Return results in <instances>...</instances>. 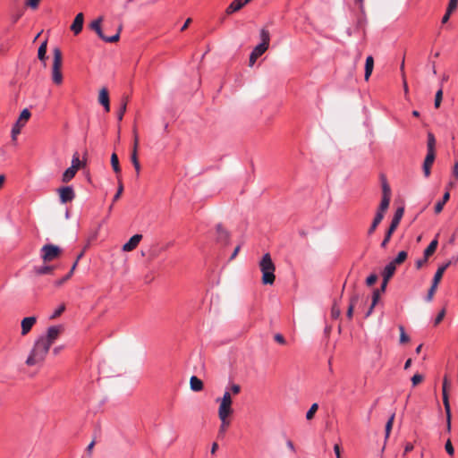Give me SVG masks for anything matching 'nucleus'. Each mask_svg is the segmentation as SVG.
<instances>
[{
	"mask_svg": "<svg viewBox=\"0 0 458 458\" xmlns=\"http://www.w3.org/2000/svg\"><path fill=\"white\" fill-rule=\"evenodd\" d=\"M396 267L391 262L388 263L384 271H383V278L386 280H390V278L394 276L395 272Z\"/></svg>",
	"mask_w": 458,
	"mask_h": 458,
	"instance_id": "nucleus-29",
	"label": "nucleus"
},
{
	"mask_svg": "<svg viewBox=\"0 0 458 458\" xmlns=\"http://www.w3.org/2000/svg\"><path fill=\"white\" fill-rule=\"evenodd\" d=\"M373 68H374V58L372 55H369L366 58V63H365V75H364L365 81H369V79L373 72Z\"/></svg>",
	"mask_w": 458,
	"mask_h": 458,
	"instance_id": "nucleus-23",
	"label": "nucleus"
},
{
	"mask_svg": "<svg viewBox=\"0 0 458 458\" xmlns=\"http://www.w3.org/2000/svg\"><path fill=\"white\" fill-rule=\"evenodd\" d=\"M450 191L445 188V192L443 195L442 201L446 203L450 199Z\"/></svg>",
	"mask_w": 458,
	"mask_h": 458,
	"instance_id": "nucleus-60",
	"label": "nucleus"
},
{
	"mask_svg": "<svg viewBox=\"0 0 458 458\" xmlns=\"http://www.w3.org/2000/svg\"><path fill=\"white\" fill-rule=\"evenodd\" d=\"M340 315H341V310H340V307L339 305L337 304L336 301L334 302L333 306H332V309H331V317L334 318V319H337L340 318Z\"/></svg>",
	"mask_w": 458,
	"mask_h": 458,
	"instance_id": "nucleus-43",
	"label": "nucleus"
},
{
	"mask_svg": "<svg viewBox=\"0 0 458 458\" xmlns=\"http://www.w3.org/2000/svg\"><path fill=\"white\" fill-rule=\"evenodd\" d=\"M191 389L194 392H199L203 389V382L196 376H192L190 379Z\"/></svg>",
	"mask_w": 458,
	"mask_h": 458,
	"instance_id": "nucleus-26",
	"label": "nucleus"
},
{
	"mask_svg": "<svg viewBox=\"0 0 458 458\" xmlns=\"http://www.w3.org/2000/svg\"><path fill=\"white\" fill-rule=\"evenodd\" d=\"M98 102L103 105L109 102V94L106 88H102L98 95Z\"/></svg>",
	"mask_w": 458,
	"mask_h": 458,
	"instance_id": "nucleus-36",
	"label": "nucleus"
},
{
	"mask_svg": "<svg viewBox=\"0 0 458 458\" xmlns=\"http://www.w3.org/2000/svg\"><path fill=\"white\" fill-rule=\"evenodd\" d=\"M123 185L120 176H118V189H117V191H115V195L114 196L113 202H115L120 199V197L123 194Z\"/></svg>",
	"mask_w": 458,
	"mask_h": 458,
	"instance_id": "nucleus-42",
	"label": "nucleus"
},
{
	"mask_svg": "<svg viewBox=\"0 0 458 458\" xmlns=\"http://www.w3.org/2000/svg\"><path fill=\"white\" fill-rule=\"evenodd\" d=\"M318 409V403H313V404L310 406V410H309V411H307V413H306V419H307L308 420H312V419L314 418V415H315V413L317 412Z\"/></svg>",
	"mask_w": 458,
	"mask_h": 458,
	"instance_id": "nucleus-45",
	"label": "nucleus"
},
{
	"mask_svg": "<svg viewBox=\"0 0 458 458\" xmlns=\"http://www.w3.org/2000/svg\"><path fill=\"white\" fill-rule=\"evenodd\" d=\"M399 331H400V343L405 344L410 341V337L406 335L404 331V327L403 326H399Z\"/></svg>",
	"mask_w": 458,
	"mask_h": 458,
	"instance_id": "nucleus-46",
	"label": "nucleus"
},
{
	"mask_svg": "<svg viewBox=\"0 0 458 458\" xmlns=\"http://www.w3.org/2000/svg\"><path fill=\"white\" fill-rule=\"evenodd\" d=\"M427 261H428V259H426V256L424 255V257L422 259H418L416 261V264H415L416 267L418 269H420L427 263Z\"/></svg>",
	"mask_w": 458,
	"mask_h": 458,
	"instance_id": "nucleus-58",
	"label": "nucleus"
},
{
	"mask_svg": "<svg viewBox=\"0 0 458 458\" xmlns=\"http://www.w3.org/2000/svg\"><path fill=\"white\" fill-rule=\"evenodd\" d=\"M334 451H335V454L336 455V458H343L342 455H341V450H340L339 445H337V444L335 445Z\"/></svg>",
	"mask_w": 458,
	"mask_h": 458,
	"instance_id": "nucleus-62",
	"label": "nucleus"
},
{
	"mask_svg": "<svg viewBox=\"0 0 458 458\" xmlns=\"http://www.w3.org/2000/svg\"><path fill=\"white\" fill-rule=\"evenodd\" d=\"M259 268L262 272V283L264 284H273L276 279V267L272 261L269 253H266L259 261Z\"/></svg>",
	"mask_w": 458,
	"mask_h": 458,
	"instance_id": "nucleus-2",
	"label": "nucleus"
},
{
	"mask_svg": "<svg viewBox=\"0 0 458 458\" xmlns=\"http://www.w3.org/2000/svg\"><path fill=\"white\" fill-rule=\"evenodd\" d=\"M41 259L44 263L51 262L58 259L62 254V249L54 244H45L41 250Z\"/></svg>",
	"mask_w": 458,
	"mask_h": 458,
	"instance_id": "nucleus-6",
	"label": "nucleus"
},
{
	"mask_svg": "<svg viewBox=\"0 0 458 458\" xmlns=\"http://www.w3.org/2000/svg\"><path fill=\"white\" fill-rule=\"evenodd\" d=\"M83 21L84 16L82 13H80L75 16V19L72 24L71 25V30L73 31L75 35H78L82 30Z\"/></svg>",
	"mask_w": 458,
	"mask_h": 458,
	"instance_id": "nucleus-18",
	"label": "nucleus"
},
{
	"mask_svg": "<svg viewBox=\"0 0 458 458\" xmlns=\"http://www.w3.org/2000/svg\"><path fill=\"white\" fill-rule=\"evenodd\" d=\"M58 193L60 201L64 204L71 202L75 198L74 191L71 186H65L58 189Z\"/></svg>",
	"mask_w": 458,
	"mask_h": 458,
	"instance_id": "nucleus-12",
	"label": "nucleus"
},
{
	"mask_svg": "<svg viewBox=\"0 0 458 458\" xmlns=\"http://www.w3.org/2000/svg\"><path fill=\"white\" fill-rule=\"evenodd\" d=\"M102 21H103V17H99L90 23L89 28L92 30H94L102 40H104L106 42H109V43L117 42L120 38V32L122 30V26H120L118 28V31L115 35H114L112 37H106L104 35V33L102 31V28H101Z\"/></svg>",
	"mask_w": 458,
	"mask_h": 458,
	"instance_id": "nucleus-5",
	"label": "nucleus"
},
{
	"mask_svg": "<svg viewBox=\"0 0 458 458\" xmlns=\"http://www.w3.org/2000/svg\"><path fill=\"white\" fill-rule=\"evenodd\" d=\"M267 49H266L265 47L258 45L254 49L253 51L251 52L250 55V61H249V65L251 67L254 65L256 60L261 56Z\"/></svg>",
	"mask_w": 458,
	"mask_h": 458,
	"instance_id": "nucleus-19",
	"label": "nucleus"
},
{
	"mask_svg": "<svg viewBox=\"0 0 458 458\" xmlns=\"http://www.w3.org/2000/svg\"><path fill=\"white\" fill-rule=\"evenodd\" d=\"M394 416L395 414L393 413L390 418L388 419L386 424V438H388L389 437V435H390V432L392 430V428H393V424H394Z\"/></svg>",
	"mask_w": 458,
	"mask_h": 458,
	"instance_id": "nucleus-41",
	"label": "nucleus"
},
{
	"mask_svg": "<svg viewBox=\"0 0 458 458\" xmlns=\"http://www.w3.org/2000/svg\"><path fill=\"white\" fill-rule=\"evenodd\" d=\"M384 216L383 215L381 214H377L370 227L369 228V231H368V233L369 235H371L375 230L377 229V225L381 223V221L383 220Z\"/></svg>",
	"mask_w": 458,
	"mask_h": 458,
	"instance_id": "nucleus-32",
	"label": "nucleus"
},
{
	"mask_svg": "<svg viewBox=\"0 0 458 458\" xmlns=\"http://www.w3.org/2000/svg\"><path fill=\"white\" fill-rule=\"evenodd\" d=\"M388 281H389V280H386V279H384V278H383V282H382L381 287H380V289H379L381 293H383V292H385V291H386V285H387V284H388Z\"/></svg>",
	"mask_w": 458,
	"mask_h": 458,
	"instance_id": "nucleus-64",
	"label": "nucleus"
},
{
	"mask_svg": "<svg viewBox=\"0 0 458 458\" xmlns=\"http://www.w3.org/2000/svg\"><path fill=\"white\" fill-rule=\"evenodd\" d=\"M275 340L281 344H285V340H284V337L281 335V334H276L275 335Z\"/></svg>",
	"mask_w": 458,
	"mask_h": 458,
	"instance_id": "nucleus-59",
	"label": "nucleus"
},
{
	"mask_svg": "<svg viewBox=\"0 0 458 458\" xmlns=\"http://www.w3.org/2000/svg\"><path fill=\"white\" fill-rule=\"evenodd\" d=\"M142 239L141 234H134L126 243L123 245V251H131L139 245Z\"/></svg>",
	"mask_w": 458,
	"mask_h": 458,
	"instance_id": "nucleus-15",
	"label": "nucleus"
},
{
	"mask_svg": "<svg viewBox=\"0 0 458 458\" xmlns=\"http://www.w3.org/2000/svg\"><path fill=\"white\" fill-rule=\"evenodd\" d=\"M360 295L357 293H354L350 298V304L346 312V316L349 319L352 318L354 307L357 304Z\"/></svg>",
	"mask_w": 458,
	"mask_h": 458,
	"instance_id": "nucleus-22",
	"label": "nucleus"
},
{
	"mask_svg": "<svg viewBox=\"0 0 458 458\" xmlns=\"http://www.w3.org/2000/svg\"><path fill=\"white\" fill-rule=\"evenodd\" d=\"M286 445L290 449L291 452H293V453L296 452L295 446H294L293 442L292 440L287 439L286 440Z\"/></svg>",
	"mask_w": 458,
	"mask_h": 458,
	"instance_id": "nucleus-61",
	"label": "nucleus"
},
{
	"mask_svg": "<svg viewBox=\"0 0 458 458\" xmlns=\"http://www.w3.org/2000/svg\"><path fill=\"white\" fill-rule=\"evenodd\" d=\"M436 158V152H428L427 153V156L425 157L424 163H423V173L425 177H428L431 173V166L435 161Z\"/></svg>",
	"mask_w": 458,
	"mask_h": 458,
	"instance_id": "nucleus-14",
	"label": "nucleus"
},
{
	"mask_svg": "<svg viewBox=\"0 0 458 458\" xmlns=\"http://www.w3.org/2000/svg\"><path fill=\"white\" fill-rule=\"evenodd\" d=\"M451 14H452V13H447V11L445 12V15L442 18V23L443 24L446 23L449 21V18H450Z\"/></svg>",
	"mask_w": 458,
	"mask_h": 458,
	"instance_id": "nucleus-63",
	"label": "nucleus"
},
{
	"mask_svg": "<svg viewBox=\"0 0 458 458\" xmlns=\"http://www.w3.org/2000/svg\"><path fill=\"white\" fill-rule=\"evenodd\" d=\"M127 103H128V97H125V98H123V101L121 103L120 110H119V113L117 114L118 121H122L123 120V115H124L125 112H126Z\"/></svg>",
	"mask_w": 458,
	"mask_h": 458,
	"instance_id": "nucleus-39",
	"label": "nucleus"
},
{
	"mask_svg": "<svg viewBox=\"0 0 458 458\" xmlns=\"http://www.w3.org/2000/svg\"><path fill=\"white\" fill-rule=\"evenodd\" d=\"M260 39H261V43L259 45L265 47L266 49H268L269 42H270V33L265 28H263L260 30Z\"/></svg>",
	"mask_w": 458,
	"mask_h": 458,
	"instance_id": "nucleus-25",
	"label": "nucleus"
},
{
	"mask_svg": "<svg viewBox=\"0 0 458 458\" xmlns=\"http://www.w3.org/2000/svg\"><path fill=\"white\" fill-rule=\"evenodd\" d=\"M111 165H112V167H113V170L114 171V173L116 174H120L121 167H120L118 157L115 153H113L111 156Z\"/></svg>",
	"mask_w": 458,
	"mask_h": 458,
	"instance_id": "nucleus-35",
	"label": "nucleus"
},
{
	"mask_svg": "<svg viewBox=\"0 0 458 458\" xmlns=\"http://www.w3.org/2000/svg\"><path fill=\"white\" fill-rule=\"evenodd\" d=\"M30 112L28 109H23L12 129V140H16L17 136L21 133V129L30 118Z\"/></svg>",
	"mask_w": 458,
	"mask_h": 458,
	"instance_id": "nucleus-7",
	"label": "nucleus"
},
{
	"mask_svg": "<svg viewBox=\"0 0 458 458\" xmlns=\"http://www.w3.org/2000/svg\"><path fill=\"white\" fill-rule=\"evenodd\" d=\"M216 402H219L218 412L233 414V400L229 390H225L223 397L217 399Z\"/></svg>",
	"mask_w": 458,
	"mask_h": 458,
	"instance_id": "nucleus-10",
	"label": "nucleus"
},
{
	"mask_svg": "<svg viewBox=\"0 0 458 458\" xmlns=\"http://www.w3.org/2000/svg\"><path fill=\"white\" fill-rule=\"evenodd\" d=\"M457 5H458V0H449V4H448V6H447V13H454L456 8H457Z\"/></svg>",
	"mask_w": 458,
	"mask_h": 458,
	"instance_id": "nucleus-49",
	"label": "nucleus"
},
{
	"mask_svg": "<svg viewBox=\"0 0 458 458\" xmlns=\"http://www.w3.org/2000/svg\"><path fill=\"white\" fill-rule=\"evenodd\" d=\"M217 241L226 243L229 240V233L221 225L216 226Z\"/></svg>",
	"mask_w": 458,
	"mask_h": 458,
	"instance_id": "nucleus-24",
	"label": "nucleus"
},
{
	"mask_svg": "<svg viewBox=\"0 0 458 458\" xmlns=\"http://www.w3.org/2000/svg\"><path fill=\"white\" fill-rule=\"evenodd\" d=\"M380 290L379 289H376L374 292H373V296H372V303L373 305H376L380 298Z\"/></svg>",
	"mask_w": 458,
	"mask_h": 458,
	"instance_id": "nucleus-54",
	"label": "nucleus"
},
{
	"mask_svg": "<svg viewBox=\"0 0 458 458\" xmlns=\"http://www.w3.org/2000/svg\"><path fill=\"white\" fill-rule=\"evenodd\" d=\"M382 179V197L391 198V189L389 184L386 182V179L384 175L381 176Z\"/></svg>",
	"mask_w": 458,
	"mask_h": 458,
	"instance_id": "nucleus-34",
	"label": "nucleus"
},
{
	"mask_svg": "<svg viewBox=\"0 0 458 458\" xmlns=\"http://www.w3.org/2000/svg\"><path fill=\"white\" fill-rule=\"evenodd\" d=\"M54 269H55V267H53V266L44 265V266L35 267L34 272L38 276H42V275L52 274Z\"/></svg>",
	"mask_w": 458,
	"mask_h": 458,
	"instance_id": "nucleus-27",
	"label": "nucleus"
},
{
	"mask_svg": "<svg viewBox=\"0 0 458 458\" xmlns=\"http://www.w3.org/2000/svg\"><path fill=\"white\" fill-rule=\"evenodd\" d=\"M437 285H435L434 283H432L431 287L429 288L428 294H427V301H431L433 299V296L437 291Z\"/></svg>",
	"mask_w": 458,
	"mask_h": 458,
	"instance_id": "nucleus-50",
	"label": "nucleus"
},
{
	"mask_svg": "<svg viewBox=\"0 0 458 458\" xmlns=\"http://www.w3.org/2000/svg\"><path fill=\"white\" fill-rule=\"evenodd\" d=\"M47 41L45 40L42 42V44L39 46L38 50V57L40 61H45L47 58Z\"/></svg>",
	"mask_w": 458,
	"mask_h": 458,
	"instance_id": "nucleus-37",
	"label": "nucleus"
},
{
	"mask_svg": "<svg viewBox=\"0 0 458 458\" xmlns=\"http://www.w3.org/2000/svg\"><path fill=\"white\" fill-rule=\"evenodd\" d=\"M63 330V326L50 327L47 329L46 335L40 336L39 339L51 347L55 341L59 337Z\"/></svg>",
	"mask_w": 458,
	"mask_h": 458,
	"instance_id": "nucleus-9",
	"label": "nucleus"
},
{
	"mask_svg": "<svg viewBox=\"0 0 458 458\" xmlns=\"http://www.w3.org/2000/svg\"><path fill=\"white\" fill-rule=\"evenodd\" d=\"M226 390H229L233 394H238L241 392V386L237 384H232Z\"/></svg>",
	"mask_w": 458,
	"mask_h": 458,
	"instance_id": "nucleus-51",
	"label": "nucleus"
},
{
	"mask_svg": "<svg viewBox=\"0 0 458 458\" xmlns=\"http://www.w3.org/2000/svg\"><path fill=\"white\" fill-rule=\"evenodd\" d=\"M436 139L432 132H428L427 149L428 152H436Z\"/></svg>",
	"mask_w": 458,
	"mask_h": 458,
	"instance_id": "nucleus-33",
	"label": "nucleus"
},
{
	"mask_svg": "<svg viewBox=\"0 0 458 458\" xmlns=\"http://www.w3.org/2000/svg\"><path fill=\"white\" fill-rule=\"evenodd\" d=\"M450 387V383L446 377H444L443 380V387H442V394H443V403L446 413V420H447V429H451V408L449 403V397H448V388Z\"/></svg>",
	"mask_w": 458,
	"mask_h": 458,
	"instance_id": "nucleus-8",
	"label": "nucleus"
},
{
	"mask_svg": "<svg viewBox=\"0 0 458 458\" xmlns=\"http://www.w3.org/2000/svg\"><path fill=\"white\" fill-rule=\"evenodd\" d=\"M39 2L40 0H27L26 4L32 9H36Z\"/></svg>",
	"mask_w": 458,
	"mask_h": 458,
	"instance_id": "nucleus-57",
	"label": "nucleus"
},
{
	"mask_svg": "<svg viewBox=\"0 0 458 458\" xmlns=\"http://www.w3.org/2000/svg\"><path fill=\"white\" fill-rule=\"evenodd\" d=\"M53 65H52V81L60 85L63 82V74L61 72L62 69V52L58 47H55L53 50Z\"/></svg>",
	"mask_w": 458,
	"mask_h": 458,
	"instance_id": "nucleus-3",
	"label": "nucleus"
},
{
	"mask_svg": "<svg viewBox=\"0 0 458 458\" xmlns=\"http://www.w3.org/2000/svg\"><path fill=\"white\" fill-rule=\"evenodd\" d=\"M458 182V160L454 161V164L452 168V175L448 182V183L445 185V188L447 190H452L456 187V184Z\"/></svg>",
	"mask_w": 458,
	"mask_h": 458,
	"instance_id": "nucleus-17",
	"label": "nucleus"
},
{
	"mask_svg": "<svg viewBox=\"0 0 458 458\" xmlns=\"http://www.w3.org/2000/svg\"><path fill=\"white\" fill-rule=\"evenodd\" d=\"M406 259H407V252L404 250H402L398 253L396 258L393 261H391V263L396 267L397 265L403 263Z\"/></svg>",
	"mask_w": 458,
	"mask_h": 458,
	"instance_id": "nucleus-38",
	"label": "nucleus"
},
{
	"mask_svg": "<svg viewBox=\"0 0 458 458\" xmlns=\"http://www.w3.org/2000/svg\"><path fill=\"white\" fill-rule=\"evenodd\" d=\"M377 280V276L376 274H371L369 276H368L366 280V284L369 286L373 285Z\"/></svg>",
	"mask_w": 458,
	"mask_h": 458,
	"instance_id": "nucleus-53",
	"label": "nucleus"
},
{
	"mask_svg": "<svg viewBox=\"0 0 458 458\" xmlns=\"http://www.w3.org/2000/svg\"><path fill=\"white\" fill-rule=\"evenodd\" d=\"M84 164L80 160L79 154L76 152L72 156V167H74L75 169L79 170L81 167H82Z\"/></svg>",
	"mask_w": 458,
	"mask_h": 458,
	"instance_id": "nucleus-40",
	"label": "nucleus"
},
{
	"mask_svg": "<svg viewBox=\"0 0 458 458\" xmlns=\"http://www.w3.org/2000/svg\"><path fill=\"white\" fill-rule=\"evenodd\" d=\"M445 310L443 309L437 316L436 319H435V322H434V326H437L445 318Z\"/></svg>",
	"mask_w": 458,
	"mask_h": 458,
	"instance_id": "nucleus-52",
	"label": "nucleus"
},
{
	"mask_svg": "<svg viewBox=\"0 0 458 458\" xmlns=\"http://www.w3.org/2000/svg\"><path fill=\"white\" fill-rule=\"evenodd\" d=\"M245 4L242 3V0H233L226 8L225 13L227 15H231L235 12L240 11Z\"/></svg>",
	"mask_w": 458,
	"mask_h": 458,
	"instance_id": "nucleus-21",
	"label": "nucleus"
},
{
	"mask_svg": "<svg viewBox=\"0 0 458 458\" xmlns=\"http://www.w3.org/2000/svg\"><path fill=\"white\" fill-rule=\"evenodd\" d=\"M424 380V377L422 374H414V376L411 377V383L413 386H416L420 383H421Z\"/></svg>",
	"mask_w": 458,
	"mask_h": 458,
	"instance_id": "nucleus-48",
	"label": "nucleus"
},
{
	"mask_svg": "<svg viewBox=\"0 0 458 458\" xmlns=\"http://www.w3.org/2000/svg\"><path fill=\"white\" fill-rule=\"evenodd\" d=\"M391 198L382 197L380 205L378 207V210L377 214H381L384 216L385 212L387 210L390 204Z\"/></svg>",
	"mask_w": 458,
	"mask_h": 458,
	"instance_id": "nucleus-31",
	"label": "nucleus"
},
{
	"mask_svg": "<svg viewBox=\"0 0 458 458\" xmlns=\"http://www.w3.org/2000/svg\"><path fill=\"white\" fill-rule=\"evenodd\" d=\"M445 202H443L442 200L438 201L436 206H435V213L436 214H439L442 212L443 208H444V206H445Z\"/></svg>",
	"mask_w": 458,
	"mask_h": 458,
	"instance_id": "nucleus-56",
	"label": "nucleus"
},
{
	"mask_svg": "<svg viewBox=\"0 0 458 458\" xmlns=\"http://www.w3.org/2000/svg\"><path fill=\"white\" fill-rule=\"evenodd\" d=\"M442 99H443V89L441 86L440 89L437 91L436 96H435L434 106L436 108H439Z\"/></svg>",
	"mask_w": 458,
	"mask_h": 458,
	"instance_id": "nucleus-44",
	"label": "nucleus"
},
{
	"mask_svg": "<svg viewBox=\"0 0 458 458\" xmlns=\"http://www.w3.org/2000/svg\"><path fill=\"white\" fill-rule=\"evenodd\" d=\"M217 413H218V418L221 421V424H220L219 429H218V437H223L231 424V420H230L229 417L232 414L221 413V412H217Z\"/></svg>",
	"mask_w": 458,
	"mask_h": 458,
	"instance_id": "nucleus-13",
	"label": "nucleus"
},
{
	"mask_svg": "<svg viewBox=\"0 0 458 458\" xmlns=\"http://www.w3.org/2000/svg\"><path fill=\"white\" fill-rule=\"evenodd\" d=\"M49 349L50 346L38 338L36 341L30 356L26 360V364L29 366L39 365L44 361Z\"/></svg>",
	"mask_w": 458,
	"mask_h": 458,
	"instance_id": "nucleus-1",
	"label": "nucleus"
},
{
	"mask_svg": "<svg viewBox=\"0 0 458 458\" xmlns=\"http://www.w3.org/2000/svg\"><path fill=\"white\" fill-rule=\"evenodd\" d=\"M36 321H37L36 317L24 318L21 323V335H26L31 330V328L35 325Z\"/></svg>",
	"mask_w": 458,
	"mask_h": 458,
	"instance_id": "nucleus-16",
	"label": "nucleus"
},
{
	"mask_svg": "<svg viewBox=\"0 0 458 458\" xmlns=\"http://www.w3.org/2000/svg\"><path fill=\"white\" fill-rule=\"evenodd\" d=\"M438 245V241L437 237L429 243L427 249L424 250V254L426 259H428L433 253L436 251Z\"/></svg>",
	"mask_w": 458,
	"mask_h": 458,
	"instance_id": "nucleus-30",
	"label": "nucleus"
},
{
	"mask_svg": "<svg viewBox=\"0 0 458 458\" xmlns=\"http://www.w3.org/2000/svg\"><path fill=\"white\" fill-rule=\"evenodd\" d=\"M404 214V208L403 207H400L396 209L394 215V217L392 219V222H391V225L386 233V236L383 240V242H381V247L382 248H386V245L388 244L391 237H392V234L394 233V232L396 230V228L398 227L399 224H400V221L403 217Z\"/></svg>",
	"mask_w": 458,
	"mask_h": 458,
	"instance_id": "nucleus-4",
	"label": "nucleus"
},
{
	"mask_svg": "<svg viewBox=\"0 0 458 458\" xmlns=\"http://www.w3.org/2000/svg\"><path fill=\"white\" fill-rule=\"evenodd\" d=\"M77 171H78L77 169H75L74 167H72V166L67 168L62 176L63 182H65V183L69 182L75 176Z\"/></svg>",
	"mask_w": 458,
	"mask_h": 458,
	"instance_id": "nucleus-28",
	"label": "nucleus"
},
{
	"mask_svg": "<svg viewBox=\"0 0 458 458\" xmlns=\"http://www.w3.org/2000/svg\"><path fill=\"white\" fill-rule=\"evenodd\" d=\"M65 310V305L61 304L50 316V319H55Z\"/></svg>",
	"mask_w": 458,
	"mask_h": 458,
	"instance_id": "nucleus-47",
	"label": "nucleus"
},
{
	"mask_svg": "<svg viewBox=\"0 0 458 458\" xmlns=\"http://www.w3.org/2000/svg\"><path fill=\"white\" fill-rule=\"evenodd\" d=\"M450 265H451V261H447L446 263H445L444 265H442L441 267H438V269L437 270V272L434 276L433 281H432V283H434L435 285H438V284L440 283V281L443 277L445 271L447 269V267Z\"/></svg>",
	"mask_w": 458,
	"mask_h": 458,
	"instance_id": "nucleus-20",
	"label": "nucleus"
},
{
	"mask_svg": "<svg viewBox=\"0 0 458 458\" xmlns=\"http://www.w3.org/2000/svg\"><path fill=\"white\" fill-rule=\"evenodd\" d=\"M134 140H133V148L131 155V161L135 168L137 175H139L140 172V164L138 159V146H139V136L137 131H133Z\"/></svg>",
	"mask_w": 458,
	"mask_h": 458,
	"instance_id": "nucleus-11",
	"label": "nucleus"
},
{
	"mask_svg": "<svg viewBox=\"0 0 458 458\" xmlns=\"http://www.w3.org/2000/svg\"><path fill=\"white\" fill-rule=\"evenodd\" d=\"M445 451L450 454L453 455L454 453V446L450 440H447L445 445Z\"/></svg>",
	"mask_w": 458,
	"mask_h": 458,
	"instance_id": "nucleus-55",
	"label": "nucleus"
}]
</instances>
